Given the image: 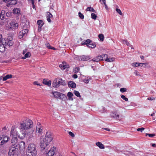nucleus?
<instances>
[{
	"label": "nucleus",
	"mask_w": 156,
	"mask_h": 156,
	"mask_svg": "<svg viewBox=\"0 0 156 156\" xmlns=\"http://www.w3.org/2000/svg\"><path fill=\"white\" fill-rule=\"evenodd\" d=\"M4 138V140L5 142V144L7 143L9 140V138L7 136L3 135Z\"/></svg>",
	"instance_id": "de8ad7c7"
},
{
	"label": "nucleus",
	"mask_w": 156,
	"mask_h": 156,
	"mask_svg": "<svg viewBox=\"0 0 156 156\" xmlns=\"http://www.w3.org/2000/svg\"><path fill=\"white\" fill-rule=\"evenodd\" d=\"M33 126V123L32 121L29 119H27L20 123V129L21 131L25 130V132L22 133L23 136L20 138L23 139V137L26 135L25 131L26 130L30 129L32 128Z\"/></svg>",
	"instance_id": "f257e3e1"
},
{
	"label": "nucleus",
	"mask_w": 156,
	"mask_h": 156,
	"mask_svg": "<svg viewBox=\"0 0 156 156\" xmlns=\"http://www.w3.org/2000/svg\"><path fill=\"white\" fill-rule=\"evenodd\" d=\"M115 10L117 12H118V13H119V14L121 16H122L123 15L121 11L119 9H118V8H116L115 9Z\"/></svg>",
	"instance_id": "49530a36"
},
{
	"label": "nucleus",
	"mask_w": 156,
	"mask_h": 156,
	"mask_svg": "<svg viewBox=\"0 0 156 156\" xmlns=\"http://www.w3.org/2000/svg\"><path fill=\"white\" fill-rule=\"evenodd\" d=\"M127 89L125 88H122L120 89V91L122 93H123L126 91Z\"/></svg>",
	"instance_id": "8fccbe9b"
},
{
	"label": "nucleus",
	"mask_w": 156,
	"mask_h": 156,
	"mask_svg": "<svg viewBox=\"0 0 156 156\" xmlns=\"http://www.w3.org/2000/svg\"><path fill=\"white\" fill-rule=\"evenodd\" d=\"M10 28L12 30H15L18 28V23L12 21L10 23Z\"/></svg>",
	"instance_id": "f8f14e48"
},
{
	"label": "nucleus",
	"mask_w": 156,
	"mask_h": 156,
	"mask_svg": "<svg viewBox=\"0 0 156 156\" xmlns=\"http://www.w3.org/2000/svg\"><path fill=\"white\" fill-rule=\"evenodd\" d=\"M37 23L38 25V27L41 28L43 24V22L42 20H39L37 21Z\"/></svg>",
	"instance_id": "c756f323"
},
{
	"label": "nucleus",
	"mask_w": 156,
	"mask_h": 156,
	"mask_svg": "<svg viewBox=\"0 0 156 156\" xmlns=\"http://www.w3.org/2000/svg\"><path fill=\"white\" fill-rule=\"evenodd\" d=\"M13 13L14 14H16L18 16L20 14V9L16 8L13 10Z\"/></svg>",
	"instance_id": "a211bd4d"
},
{
	"label": "nucleus",
	"mask_w": 156,
	"mask_h": 156,
	"mask_svg": "<svg viewBox=\"0 0 156 156\" xmlns=\"http://www.w3.org/2000/svg\"><path fill=\"white\" fill-rule=\"evenodd\" d=\"M33 84L34 85L41 86V84L40 83H38L37 81H35L33 82Z\"/></svg>",
	"instance_id": "bf43d9fd"
},
{
	"label": "nucleus",
	"mask_w": 156,
	"mask_h": 156,
	"mask_svg": "<svg viewBox=\"0 0 156 156\" xmlns=\"http://www.w3.org/2000/svg\"><path fill=\"white\" fill-rule=\"evenodd\" d=\"M74 93L75 95L77 97H80L81 96L80 95L79 92L76 90H74Z\"/></svg>",
	"instance_id": "a19ab883"
},
{
	"label": "nucleus",
	"mask_w": 156,
	"mask_h": 156,
	"mask_svg": "<svg viewBox=\"0 0 156 156\" xmlns=\"http://www.w3.org/2000/svg\"><path fill=\"white\" fill-rule=\"evenodd\" d=\"M31 3H32V5H33V8L34 9L35 8V5H34V1H33L32 0V2H31Z\"/></svg>",
	"instance_id": "0e129e2a"
},
{
	"label": "nucleus",
	"mask_w": 156,
	"mask_h": 156,
	"mask_svg": "<svg viewBox=\"0 0 156 156\" xmlns=\"http://www.w3.org/2000/svg\"><path fill=\"white\" fill-rule=\"evenodd\" d=\"M98 36L101 41H104V37L103 34H100Z\"/></svg>",
	"instance_id": "4c0bfd02"
},
{
	"label": "nucleus",
	"mask_w": 156,
	"mask_h": 156,
	"mask_svg": "<svg viewBox=\"0 0 156 156\" xmlns=\"http://www.w3.org/2000/svg\"><path fill=\"white\" fill-rule=\"evenodd\" d=\"M53 136L50 131H47L46 134L45 139L46 141H47L49 143L52 140Z\"/></svg>",
	"instance_id": "1a4fd4ad"
},
{
	"label": "nucleus",
	"mask_w": 156,
	"mask_h": 156,
	"mask_svg": "<svg viewBox=\"0 0 156 156\" xmlns=\"http://www.w3.org/2000/svg\"><path fill=\"white\" fill-rule=\"evenodd\" d=\"M47 47L49 49H51V46L49 44H48L47 45Z\"/></svg>",
	"instance_id": "680f3d73"
},
{
	"label": "nucleus",
	"mask_w": 156,
	"mask_h": 156,
	"mask_svg": "<svg viewBox=\"0 0 156 156\" xmlns=\"http://www.w3.org/2000/svg\"><path fill=\"white\" fill-rule=\"evenodd\" d=\"M60 80L59 78L55 79L52 83V86L55 88L58 87L60 85Z\"/></svg>",
	"instance_id": "4468645a"
},
{
	"label": "nucleus",
	"mask_w": 156,
	"mask_h": 156,
	"mask_svg": "<svg viewBox=\"0 0 156 156\" xmlns=\"http://www.w3.org/2000/svg\"><path fill=\"white\" fill-rule=\"evenodd\" d=\"M79 16V17L81 19H84V16L82 14L81 12H79L78 13Z\"/></svg>",
	"instance_id": "09e8293b"
},
{
	"label": "nucleus",
	"mask_w": 156,
	"mask_h": 156,
	"mask_svg": "<svg viewBox=\"0 0 156 156\" xmlns=\"http://www.w3.org/2000/svg\"><path fill=\"white\" fill-rule=\"evenodd\" d=\"M73 77L74 78L76 79L78 77V76L76 74H74L73 75Z\"/></svg>",
	"instance_id": "e2e57ef3"
},
{
	"label": "nucleus",
	"mask_w": 156,
	"mask_h": 156,
	"mask_svg": "<svg viewBox=\"0 0 156 156\" xmlns=\"http://www.w3.org/2000/svg\"><path fill=\"white\" fill-rule=\"evenodd\" d=\"M62 64H60L59 65V67L62 70H64L65 69H67L69 68V64H67L66 62H63Z\"/></svg>",
	"instance_id": "ddd939ff"
},
{
	"label": "nucleus",
	"mask_w": 156,
	"mask_h": 156,
	"mask_svg": "<svg viewBox=\"0 0 156 156\" xmlns=\"http://www.w3.org/2000/svg\"><path fill=\"white\" fill-rule=\"evenodd\" d=\"M137 62H134L132 64V65L133 66L136 67V66H137Z\"/></svg>",
	"instance_id": "69168bd1"
},
{
	"label": "nucleus",
	"mask_w": 156,
	"mask_h": 156,
	"mask_svg": "<svg viewBox=\"0 0 156 156\" xmlns=\"http://www.w3.org/2000/svg\"><path fill=\"white\" fill-rule=\"evenodd\" d=\"M28 32V30L27 29L23 30L21 31H20L19 33V38L20 39L22 38L24 36H26Z\"/></svg>",
	"instance_id": "9d476101"
},
{
	"label": "nucleus",
	"mask_w": 156,
	"mask_h": 156,
	"mask_svg": "<svg viewBox=\"0 0 156 156\" xmlns=\"http://www.w3.org/2000/svg\"><path fill=\"white\" fill-rule=\"evenodd\" d=\"M73 95V94L72 93L70 92H68L67 94V96L68 97V99L70 101H73V98L72 97Z\"/></svg>",
	"instance_id": "393cba45"
},
{
	"label": "nucleus",
	"mask_w": 156,
	"mask_h": 156,
	"mask_svg": "<svg viewBox=\"0 0 156 156\" xmlns=\"http://www.w3.org/2000/svg\"><path fill=\"white\" fill-rule=\"evenodd\" d=\"M5 142L4 140L3 136H0V145H3L5 144Z\"/></svg>",
	"instance_id": "cd10ccee"
},
{
	"label": "nucleus",
	"mask_w": 156,
	"mask_h": 156,
	"mask_svg": "<svg viewBox=\"0 0 156 156\" xmlns=\"http://www.w3.org/2000/svg\"><path fill=\"white\" fill-rule=\"evenodd\" d=\"M96 145L98 147L101 149H103L105 148L104 146L101 143L98 142L96 143Z\"/></svg>",
	"instance_id": "bb28decb"
},
{
	"label": "nucleus",
	"mask_w": 156,
	"mask_h": 156,
	"mask_svg": "<svg viewBox=\"0 0 156 156\" xmlns=\"http://www.w3.org/2000/svg\"><path fill=\"white\" fill-rule=\"evenodd\" d=\"M121 97L123 100H125L126 101H127L128 100V98H126L124 95H121Z\"/></svg>",
	"instance_id": "603ef678"
},
{
	"label": "nucleus",
	"mask_w": 156,
	"mask_h": 156,
	"mask_svg": "<svg viewBox=\"0 0 156 156\" xmlns=\"http://www.w3.org/2000/svg\"><path fill=\"white\" fill-rule=\"evenodd\" d=\"M91 42V40L90 39H88L82 42L81 44L82 45H86L87 46V45H89Z\"/></svg>",
	"instance_id": "5701e85b"
},
{
	"label": "nucleus",
	"mask_w": 156,
	"mask_h": 156,
	"mask_svg": "<svg viewBox=\"0 0 156 156\" xmlns=\"http://www.w3.org/2000/svg\"><path fill=\"white\" fill-rule=\"evenodd\" d=\"M110 116L116 119H119V115L117 114L116 112H112L110 113Z\"/></svg>",
	"instance_id": "dca6fc26"
},
{
	"label": "nucleus",
	"mask_w": 156,
	"mask_h": 156,
	"mask_svg": "<svg viewBox=\"0 0 156 156\" xmlns=\"http://www.w3.org/2000/svg\"><path fill=\"white\" fill-rule=\"evenodd\" d=\"M86 10L87 11H90L92 12H95V10L93 8H91V7H87L86 9Z\"/></svg>",
	"instance_id": "ea45409f"
},
{
	"label": "nucleus",
	"mask_w": 156,
	"mask_h": 156,
	"mask_svg": "<svg viewBox=\"0 0 156 156\" xmlns=\"http://www.w3.org/2000/svg\"><path fill=\"white\" fill-rule=\"evenodd\" d=\"M69 134L70 136H71L72 137H74L75 136L74 134L71 132L70 131L69 132Z\"/></svg>",
	"instance_id": "13d9d810"
},
{
	"label": "nucleus",
	"mask_w": 156,
	"mask_h": 156,
	"mask_svg": "<svg viewBox=\"0 0 156 156\" xmlns=\"http://www.w3.org/2000/svg\"><path fill=\"white\" fill-rule=\"evenodd\" d=\"M147 100H155V98H147Z\"/></svg>",
	"instance_id": "052dcab7"
},
{
	"label": "nucleus",
	"mask_w": 156,
	"mask_h": 156,
	"mask_svg": "<svg viewBox=\"0 0 156 156\" xmlns=\"http://www.w3.org/2000/svg\"><path fill=\"white\" fill-rule=\"evenodd\" d=\"M80 70V68L79 67H76L73 69V72L75 73H78Z\"/></svg>",
	"instance_id": "37998d69"
},
{
	"label": "nucleus",
	"mask_w": 156,
	"mask_h": 156,
	"mask_svg": "<svg viewBox=\"0 0 156 156\" xmlns=\"http://www.w3.org/2000/svg\"><path fill=\"white\" fill-rule=\"evenodd\" d=\"M30 53L28 51L27 52L26 54H25V55L24 57H22V59H26L27 58L29 57L30 56Z\"/></svg>",
	"instance_id": "2f4dec72"
},
{
	"label": "nucleus",
	"mask_w": 156,
	"mask_h": 156,
	"mask_svg": "<svg viewBox=\"0 0 156 156\" xmlns=\"http://www.w3.org/2000/svg\"><path fill=\"white\" fill-rule=\"evenodd\" d=\"M144 129V128L143 127H141L140 128H138L137 129V130L138 131H141L142 132Z\"/></svg>",
	"instance_id": "4d7b16f0"
},
{
	"label": "nucleus",
	"mask_w": 156,
	"mask_h": 156,
	"mask_svg": "<svg viewBox=\"0 0 156 156\" xmlns=\"http://www.w3.org/2000/svg\"><path fill=\"white\" fill-rule=\"evenodd\" d=\"M90 79H91L90 78L85 79H84L83 81L84 83H89Z\"/></svg>",
	"instance_id": "864d4df0"
},
{
	"label": "nucleus",
	"mask_w": 156,
	"mask_h": 156,
	"mask_svg": "<svg viewBox=\"0 0 156 156\" xmlns=\"http://www.w3.org/2000/svg\"><path fill=\"white\" fill-rule=\"evenodd\" d=\"M20 153L18 148L15 146V144H13L9 148L8 155L9 156H19Z\"/></svg>",
	"instance_id": "20e7f679"
},
{
	"label": "nucleus",
	"mask_w": 156,
	"mask_h": 156,
	"mask_svg": "<svg viewBox=\"0 0 156 156\" xmlns=\"http://www.w3.org/2000/svg\"><path fill=\"white\" fill-rule=\"evenodd\" d=\"M43 83L45 85L49 86L51 84V81L49 80L47 81L46 79H44L43 80Z\"/></svg>",
	"instance_id": "412c9836"
},
{
	"label": "nucleus",
	"mask_w": 156,
	"mask_h": 156,
	"mask_svg": "<svg viewBox=\"0 0 156 156\" xmlns=\"http://www.w3.org/2000/svg\"><path fill=\"white\" fill-rule=\"evenodd\" d=\"M27 52V49H24L23 51V52H22V54H25L26 53V52Z\"/></svg>",
	"instance_id": "338daca9"
},
{
	"label": "nucleus",
	"mask_w": 156,
	"mask_h": 156,
	"mask_svg": "<svg viewBox=\"0 0 156 156\" xmlns=\"http://www.w3.org/2000/svg\"><path fill=\"white\" fill-rule=\"evenodd\" d=\"M114 58H108V57L106 60V61L108 62H112L114 61Z\"/></svg>",
	"instance_id": "79ce46f5"
},
{
	"label": "nucleus",
	"mask_w": 156,
	"mask_h": 156,
	"mask_svg": "<svg viewBox=\"0 0 156 156\" xmlns=\"http://www.w3.org/2000/svg\"><path fill=\"white\" fill-rule=\"evenodd\" d=\"M2 35H0V42L2 44L5 45H8L9 46H11L13 44L12 41V38L11 37H9L8 38H2Z\"/></svg>",
	"instance_id": "39448f33"
},
{
	"label": "nucleus",
	"mask_w": 156,
	"mask_h": 156,
	"mask_svg": "<svg viewBox=\"0 0 156 156\" xmlns=\"http://www.w3.org/2000/svg\"><path fill=\"white\" fill-rule=\"evenodd\" d=\"M17 3V1L16 0H12L10 2V4L9 5V4L8 3L7 6H9L10 5H15Z\"/></svg>",
	"instance_id": "f704fd0d"
},
{
	"label": "nucleus",
	"mask_w": 156,
	"mask_h": 156,
	"mask_svg": "<svg viewBox=\"0 0 156 156\" xmlns=\"http://www.w3.org/2000/svg\"><path fill=\"white\" fill-rule=\"evenodd\" d=\"M10 136L12 138L11 143H17L18 140V132L15 128V126H13L12 127Z\"/></svg>",
	"instance_id": "7ed1b4c3"
},
{
	"label": "nucleus",
	"mask_w": 156,
	"mask_h": 156,
	"mask_svg": "<svg viewBox=\"0 0 156 156\" xmlns=\"http://www.w3.org/2000/svg\"><path fill=\"white\" fill-rule=\"evenodd\" d=\"M60 80V85L65 86L66 85V83L64 80H62L61 78H59Z\"/></svg>",
	"instance_id": "473e14b6"
},
{
	"label": "nucleus",
	"mask_w": 156,
	"mask_h": 156,
	"mask_svg": "<svg viewBox=\"0 0 156 156\" xmlns=\"http://www.w3.org/2000/svg\"><path fill=\"white\" fill-rule=\"evenodd\" d=\"M68 86L69 87H71L73 88H75L76 87V85L75 83L72 81H69L68 83Z\"/></svg>",
	"instance_id": "f3484780"
},
{
	"label": "nucleus",
	"mask_w": 156,
	"mask_h": 156,
	"mask_svg": "<svg viewBox=\"0 0 156 156\" xmlns=\"http://www.w3.org/2000/svg\"><path fill=\"white\" fill-rule=\"evenodd\" d=\"M151 146L154 147H156V144H151Z\"/></svg>",
	"instance_id": "774afa93"
},
{
	"label": "nucleus",
	"mask_w": 156,
	"mask_h": 156,
	"mask_svg": "<svg viewBox=\"0 0 156 156\" xmlns=\"http://www.w3.org/2000/svg\"><path fill=\"white\" fill-rule=\"evenodd\" d=\"M100 56H101V57L102 60H105L106 61V60L107 58L108 55L106 54H104L101 55Z\"/></svg>",
	"instance_id": "7c9ffc66"
},
{
	"label": "nucleus",
	"mask_w": 156,
	"mask_h": 156,
	"mask_svg": "<svg viewBox=\"0 0 156 156\" xmlns=\"http://www.w3.org/2000/svg\"><path fill=\"white\" fill-rule=\"evenodd\" d=\"M134 74H135L136 76H140L139 72L137 70L135 71L134 72Z\"/></svg>",
	"instance_id": "6e6d98bb"
},
{
	"label": "nucleus",
	"mask_w": 156,
	"mask_h": 156,
	"mask_svg": "<svg viewBox=\"0 0 156 156\" xmlns=\"http://www.w3.org/2000/svg\"><path fill=\"white\" fill-rule=\"evenodd\" d=\"M143 65L146 66L145 63H140L137 62V66H136V67H138L139 66L142 67Z\"/></svg>",
	"instance_id": "a18cd8bd"
},
{
	"label": "nucleus",
	"mask_w": 156,
	"mask_h": 156,
	"mask_svg": "<svg viewBox=\"0 0 156 156\" xmlns=\"http://www.w3.org/2000/svg\"><path fill=\"white\" fill-rule=\"evenodd\" d=\"M59 99L62 101H65L67 100V98L65 94L61 93Z\"/></svg>",
	"instance_id": "4be33fe9"
},
{
	"label": "nucleus",
	"mask_w": 156,
	"mask_h": 156,
	"mask_svg": "<svg viewBox=\"0 0 156 156\" xmlns=\"http://www.w3.org/2000/svg\"><path fill=\"white\" fill-rule=\"evenodd\" d=\"M101 0H100V2L101 3V4H102L103 3L105 5V9L106 10H108V8L107 5H106V0H102V3L101 2Z\"/></svg>",
	"instance_id": "72a5a7b5"
},
{
	"label": "nucleus",
	"mask_w": 156,
	"mask_h": 156,
	"mask_svg": "<svg viewBox=\"0 0 156 156\" xmlns=\"http://www.w3.org/2000/svg\"><path fill=\"white\" fill-rule=\"evenodd\" d=\"M40 123L38 122L36 126L37 131L38 132V133L40 134H41L42 133V130L43 128L42 126H40Z\"/></svg>",
	"instance_id": "2eb2a0df"
},
{
	"label": "nucleus",
	"mask_w": 156,
	"mask_h": 156,
	"mask_svg": "<svg viewBox=\"0 0 156 156\" xmlns=\"http://www.w3.org/2000/svg\"><path fill=\"white\" fill-rule=\"evenodd\" d=\"M53 16L49 12H48L47 16V19L48 22H51V20L50 18H52Z\"/></svg>",
	"instance_id": "a878e982"
},
{
	"label": "nucleus",
	"mask_w": 156,
	"mask_h": 156,
	"mask_svg": "<svg viewBox=\"0 0 156 156\" xmlns=\"http://www.w3.org/2000/svg\"><path fill=\"white\" fill-rule=\"evenodd\" d=\"M37 154L35 145L33 143H30L27 147V156H36Z\"/></svg>",
	"instance_id": "f03ea898"
},
{
	"label": "nucleus",
	"mask_w": 156,
	"mask_h": 156,
	"mask_svg": "<svg viewBox=\"0 0 156 156\" xmlns=\"http://www.w3.org/2000/svg\"><path fill=\"white\" fill-rule=\"evenodd\" d=\"M52 93L53 94L54 97L57 98H59L60 95L61 94V93L57 91L52 92Z\"/></svg>",
	"instance_id": "6ab92c4d"
},
{
	"label": "nucleus",
	"mask_w": 156,
	"mask_h": 156,
	"mask_svg": "<svg viewBox=\"0 0 156 156\" xmlns=\"http://www.w3.org/2000/svg\"><path fill=\"white\" fill-rule=\"evenodd\" d=\"M12 13L10 12H8L6 13V15L8 17H10L12 16Z\"/></svg>",
	"instance_id": "5fc2aeb1"
},
{
	"label": "nucleus",
	"mask_w": 156,
	"mask_h": 156,
	"mask_svg": "<svg viewBox=\"0 0 156 156\" xmlns=\"http://www.w3.org/2000/svg\"><path fill=\"white\" fill-rule=\"evenodd\" d=\"M100 56H96L94 58H93L92 60L90 61H92L94 62H98L101 61H102L101 58Z\"/></svg>",
	"instance_id": "aec40b11"
},
{
	"label": "nucleus",
	"mask_w": 156,
	"mask_h": 156,
	"mask_svg": "<svg viewBox=\"0 0 156 156\" xmlns=\"http://www.w3.org/2000/svg\"><path fill=\"white\" fill-rule=\"evenodd\" d=\"M91 58L89 55L86 56L85 55H82L79 56V59L80 61H87Z\"/></svg>",
	"instance_id": "9b49d317"
},
{
	"label": "nucleus",
	"mask_w": 156,
	"mask_h": 156,
	"mask_svg": "<svg viewBox=\"0 0 156 156\" xmlns=\"http://www.w3.org/2000/svg\"><path fill=\"white\" fill-rule=\"evenodd\" d=\"M155 134H148V133H146V136H148L150 137H152L154 136H155Z\"/></svg>",
	"instance_id": "3c124183"
},
{
	"label": "nucleus",
	"mask_w": 156,
	"mask_h": 156,
	"mask_svg": "<svg viewBox=\"0 0 156 156\" xmlns=\"http://www.w3.org/2000/svg\"><path fill=\"white\" fill-rule=\"evenodd\" d=\"M96 46V44L95 43H93L92 42L90 43L89 45H87V47L89 48H93Z\"/></svg>",
	"instance_id": "c9c22d12"
},
{
	"label": "nucleus",
	"mask_w": 156,
	"mask_h": 156,
	"mask_svg": "<svg viewBox=\"0 0 156 156\" xmlns=\"http://www.w3.org/2000/svg\"><path fill=\"white\" fill-rule=\"evenodd\" d=\"M12 75L11 74H8L3 77V81H5L9 78H12Z\"/></svg>",
	"instance_id": "c85d7f7f"
},
{
	"label": "nucleus",
	"mask_w": 156,
	"mask_h": 156,
	"mask_svg": "<svg viewBox=\"0 0 156 156\" xmlns=\"http://www.w3.org/2000/svg\"><path fill=\"white\" fill-rule=\"evenodd\" d=\"M14 144H15V146L18 148L20 151H23L25 149V143L24 142L21 141L19 142L18 144H16L15 143H13Z\"/></svg>",
	"instance_id": "6e6552de"
},
{
	"label": "nucleus",
	"mask_w": 156,
	"mask_h": 156,
	"mask_svg": "<svg viewBox=\"0 0 156 156\" xmlns=\"http://www.w3.org/2000/svg\"><path fill=\"white\" fill-rule=\"evenodd\" d=\"M5 11L4 10H2L0 13V18L1 20H4L5 19Z\"/></svg>",
	"instance_id": "b1692460"
},
{
	"label": "nucleus",
	"mask_w": 156,
	"mask_h": 156,
	"mask_svg": "<svg viewBox=\"0 0 156 156\" xmlns=\"http://www.w3.org/2000/svg\"><path fill=\"white\" fill-rule=\"evenodd\" d=\"M91 18L94 20H96L97 18V15L94 13H92L91 14Z\"/></svg>",
	"instance_id": "c03bdc74"
},
{
	"label": "nucleus",
	"mask_w": 156,
	"mask_h": 156,
	"mask_svg": "<svg viewBox=\"0 0 156 156\" xmlns=\"http://www.w3.org/2000/svg\"><path fill=\"white\" fill-rule=\"evenodd\" d=\"M122 42L123 44H126L127 46L129 45V43L126 40H122Z\"/></svg>",
	"instance_id": "58836bf2"
},
{
	"label": "nucleus",
	"mask_w": 156,
	"mask_h": 156,
	"mask_svg": "<svg viewBox=\"0 0 156 156\" xmlns=\"http://www.w3.org/2000/svg\"><path fill=\"white\" fill-rule=\"evenodd\" d=\"M40 145L41 149L42 150H48V149L50 147V146L49 145V142L47 141H46L44 140V138H40Z\"/></svg>",
	"instance_id": "423d86ee"
},
{
	"label": "nucleus",
	"mask_w": 156,
	"mask_h": 156,
	"mask_svg": "<svg viewBox=\"0 0 156 156\" xmlns=\"http://www.w3.org/2000/svg\"><path fill=\"white\" fill-rule=\"evenodd\" d=\"M4 45L2 44H1L0 45V51L3 52L5 50V47Z\"/></svg>",
	"instance_id": "e433bc0d"
},
{
	"label": "nucleus",
	"mask_w": 156,
	"mask_h": 156,
	"mask_svg": "<svg viewBox=\"0 0 156 156\" xmlns=\"http://www.w3.org/2000/svg\"><path fill=\"white\" fill-rule=\"evenodd\" d=\"M56 150V148L52 147L49 150H45V154L47 156H53Z\"/></svg>",
	"instance_id": "0eeeda50"
}]
</instances>
